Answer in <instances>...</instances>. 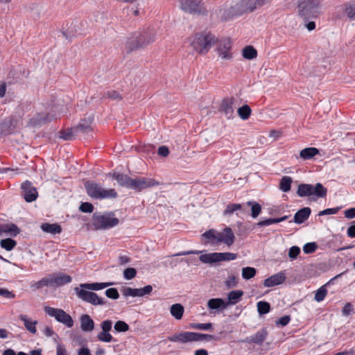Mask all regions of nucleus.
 <instances>
[{"label": "nucleus", "mask_w": 355, "mask_h": 355, "mask_svg": "<svg viewBox=\"0 0 355 355\" xmlns=\"http://www.w3.org/2000/svg\"><path fill=\"white\" fill-rule=\"evenodd\" d=\"M199 259L204 263H215L219 262L218 252L205 254L200 256Z\"/></svg>", "instance_id": "obj_30"}, {"label": "nucleus", "mask_w": 355, "mask_h": 355, "mask_svg": "<svg viewBox=\"0 0 355 355\" xmlns=\"http://www.w3.org/2000/svg\"><path fill=\"white\" fill-rule=\"evenodd\" d=\"M319 153L318 149L314 147H309L302 150L300 153V157L304 159H310Z\"/></svg>", "instance_id": "obj_32"}, {"label": "nucleus", "mask_w": 355, "mask_h": 355, "mask_svg": "<svg viewBox=\"0 0 355 355\" xmlns=\"http://www.w3.org/2000/svg\"><path fill=\"white\" fill-rule=\"evenodd\" d=\"M234 240L235 236L230 227H226L222 232H218V243H223L230 247L233 245Z\"/></svg>", "instance_id": "obj_16"}, {"label": "nucleus", "mask_w": 355, "mask_h": 355, "mask_svg": "<svg viewBox=\"0 0 355 355\" xmlns=\"http://www.w3.org/2000/svg\"><path fill=\"white\" fill-rule=\"evenodd\" d=\"M202 236L212 244L218 243V232L213 229L205 232Z\"/></svg>", "instance_id": "obj_40"}, {"label": "nucleus", "mask_w": 355, "mask_h": 355, "mask_svg": "<svg viewBox=\"0 0 355 355\" xmlns=\"http://www.w3.org/2000/svg\"><path fill=\"white\" fill-rule=\"evenodd\" d=\"M113 178L117 181L119 185L121 187H125L128 189L130 188L132 179L127 175H123L121 173H114Z\"/></svg>", "instance_id": "obj_29"}, {"label": "nucleus", "mask_w": 355, "mask_h": 355, "mask_svg": "<svg viewBox=\"0 0 355 355\" xmlns=\"http://www.w3.org/2000/svg\"><path fill=\"white\" fill-rule=\"evenodd\" d=\"M268 336L266 329H262L258 331L254 336L247 337L243 340L245 343H253L257 345H261L266 340Z\"/></svg>", "instance_id": "obj_20"}, {"label": "nucleus", "mask_w": 355, "mask_h": 355, "mask_svg": "<svg viewBox=\"0 0 355 355\" xmlns=\"http://www.w3.org/2000/svg\"><path fill=\"white\" fill-rule=\"evenodd\" d=\"M0 296L8 299H12L15 297V295L6 288H0Z\"/></svg>", "instance_id": "obj_62"}, {"label": "nucleus", "mask_w": 355, "mask_h": 355, "mask_svg": "<svg viewBox=\"0 0 355 355\" xmlns=\"http://www.w3.org/2000/svg\"><path fill=\"white\" fill-rule=\"evenodd\" d=\"M343 12L350 19L355 20V2L345 4Z\"/></svg>", "instance_id": "obj_39"}, {"label": "nucleus", "mask_w": 355, "mask_h": 355, "mask_svg": "<svg viewBox=\"0 0 355 355\" xmlns=\"http://www.w3.org/2000/svg\"><path fill=\"white\" fill-rule=\"evenodd\" d=\"M234 102L235 99L233 97L224 98L220 105V111L227 119H232L234 113Z\"/></svg>", "instance_id": "obj_15"}, {"label": "nucleus", "mask_w": 355, "mask_h": 355, "mask_svg": "<svg viewBox=\"0 0 355 355\" xmlns=\"http://www.w3.org/2000/svg\"><path fill=\"white\" fill-rule=\"evenodd\" d=\"M41 229L44 232H45L46 233H50L52 234H60L62 231L61 227L56 223H53V224L42 223L41 225Z\"/></svg>", "instance_id": "obj_33"}, {"label": "nucleus", "mask_w": 355, "mask_h": 355, "mask_svg": "<svg viewBox=\"0 0 355 355\" xmlns=\"http://www.w3.org/2000/svg\"><path fill=\"white\" fill-rule=\"evenodd\" d=\"M112 327V322L110 320H106L101 323V328L104 331L110 332Z\"/></svg>", "instance_id": "obj_60"}, {"label": "nucleus", "mask_w": 355, "mask_h": 355, "mask_svg": "<svg viewBox=\"0 0 355 355\" xmlns=\"http://www.w3.org/2000/svg\"><path fill=\"white\" fill-rule=\"evenodd\" d=\"M21 189L24 192V197L26 202H31L35 200L37 198V191L36 189L31 186V183L26 181L21 185Z\"/></svg>", "instance_id": "obj_17"}, {"label": "nucleus", "mask_w": 355, "mask_h": 355, "mask_svg": "<svg viewBox=\"0 0 355 355\" xmlns=\"http://www.w3.org/2000/svg\"><path fill=\"white\" fill-rule=\"evenodd\" d=\"M97 338L102 342L110 343L113 340L112 336L108 331H101L97 335Z\"/></svg>", "instance_id": "obj_48"}, {"label": "nucleus", "mask_w": 355, "mask_h": 355, "mask_svg": "<svg viewBox=\"0 0 355 355\" xmlns=\"http://www.w3.org/2000/svg\"><path fill=\"white\" fill-rule=\"evenodd\" d=\"M80 328L83 331L91 332L94 329V322L87 314L83 315L80 318Z\"/></svg>", "instance_id": "obj_23"}, {"label": "nucleus", "mask_w": 355, "mask_h": 355, "mask_svg": "<svg viewBox=\"0 0 355 355\" xmlns=\"http://www.w3.org/2000/svg\"><path fill=\"white\" fill-rule=\"evenodd\" d=\"M327 294V290L324 286H321L315 293L314 299L317 302H321Z\"/></svg>", "instance_id": "obj_49"}, {"label": "nucleus", "mask_w": 355, "mask_h": 355, "mask_svg": "<svg viewBox=\"0 0 355 355\" xmlns=\"http://www.w3.org/2000/svg\"><path fill=\"white\" fill-rule=\"evenodd\" d=\"M114 328L118 332H125L129 329V326L124 321L119 320L115 323Z\"/></svg>", "instance_id": "obj_50"}, {"label": "nucleus", "mask_w": 355, "mask_h": 355, "mask_svg": "<svg viewBox=\"0 0 355 355\" xmlns=\"http://www.w3.org/2000/svg\"><path fill=\"white\" fill-rule=\"evenodd\" d=\"M211 323H196L191 324V327L200 330H209L211 328Z\"/></svg>", "instance_id": "obj_58"}, {"label": "nucleus", "mask_w": 355, "mask_h": 355, "mask_svg": "<svg viewBox=\"0 0 355 355\" xmlns=\"http://www.w3.org/2000/svg\"><path fill=\"white\" fill-rule=\"evenodd\" d=\"M105 295L107 297L116 300L119 297V294L116 288H110L106 290Z\"/></svg>", "instance_id": "obj_54"}, {"label": "nucleus", "mask_w": 355, "mask_h": 355, "mask_svg": "<svg viewBox=\"0 0 355 355\" xmlns=\"http://www.w3.org/2000/svg\"><path fill=\"white\" fill-rule=\"evenodd\" d=\"M94 207L89 202H83L80 206V210L84 213H91L93 211Z\"/></svg>", "instance_id": "obj_57"}, {"label": "nucleus", "mask_w": 355, "mask_h": 355, "mask_svg": "<svg viewBox=\"0 0 355 355\" xmlns=\"http://www.w3.org/2000/svg\"><path fill=\"white\" fill-rule=\"evenodd\" d=\"M242 55L245 59L252 60L257 58V51L253 46H248L243 49Z\"/></svg>", "instance_id": "obj_38"}, {"label": "nucleus", "mask_w": 355, "mask_h": 355, "mask_svg": "<svg viewBox=\"0 0 355 355\" xmlns=\"http://www.w3.org/2000/svg\"><path fill=\"white\" fill-rule=\"evenodd\" d=\"M237 254L232 252H218L219 262L236 259Z\"/></svg>", "instance_id": "obj_47"}, {"label": "nucleus", "mask_w": 355, "mask_h": 355, "mask_svg": "<svg viewBox=\"0 0 355 355\" xmlns=\"http://www.w3.org/2000/svg\"><path fill=\"white\" fill-rule=\"evenodd\" d=\"M237 112L241 119L247 120L251 114V109L249 105H244L238 108Z\"/></svg>", "instance_id": "obj_42"}, {"label": "nucleus", "mask_w": 355, "mask_h": 355, "mask_svg": "<svg viewBox=\"0 0 355 355\" xmlns=\"http://www.w3.org/2000/svg\"><path fill=\"white\" fill-rule=\"evenodd\" d=\"M268 1L269 0H239L232 6L221 8L219 15L223 21H227L234 17L253 12Z\"/></svg>", "instance_id": "obj_1"}, {"label": "nucleus", "mask_w": 355, "mask_h": 355, "mask_svg": "<svg viewBox=\"0 0 355 355\" xmlns=\"http://www.w3.org/2000/svg\"><path fill=\"white\" fill-rule=\"evenodd\" d=\"M195 332L181 331L167 337V340L170 342L184 344L193 341Z\"/></svg>", "instance_id": "obj_14"}, {"label": "nucleus", "mask_w": 355, "mask_h": 355, "mask_svg": "<svg viewBox=\"0 0 355 355\" xmlns=\"http://www.w3.org/2000/svg\"><path fill=\"white\" fill-rule=\"evenodd\" d=\"M241 209V205L240 204H229L227 205V207L225 209L223 214L224 215H230L233 214L235 211L239 210Z\"/></svg>", "instance_id": "obj_51"}, {"label": "nucleus", "mask_w": 355, "mask_h": 355, "mask_svg": "<svg viewBox=\"0 0 355 355\" xmlns=\"http://www.w3.org/2000/svg\"><path fill=\"white\" fill-rule=\"evenodd\" d=\"M49 121H50V119H49L48 114L40 112L37 113L35 116L30 119L28 124L32 127H37Z\"/></svg>", "instance_id": "obj_24"}, {"label": "nucleus", "mask_w": 355, "mask_h": 355, "mask_svg": "<svg viewBox=\"0 0 355 355\" xmlns=\"http://www.w3.org/2000/svg\"><path fill=\"white\" fill-rule=\"evenodd\" d=\"M26 11L32 12L34 15L39 17L44 10L42 5L38 3H30L25 7Z\"/></svg>", "instance_id": "obj_34"}, {"label": "nucleus", "mask_w": 355, "mask_h": 355, "mask_svg": "<svg viewBox=\"0 0 355 355\" xmlns=\"http://www.w3.org/2000/svg\"><path fill=\"white\" fill-rule=\"evenodd\" d=\"M216 42V38L214 35L210 33H198L193 36L190 44L196 53L205 54Z\"/></svg>", "instance_id": "obj_3"}, {"label": "nucleus", "mask_w": 355, "mask_h": 355, "mask_svg": "<svg viewBox=\"0 0 355 355\" xmlns=\"http://www.w3.org/2000/svg\"><path fill=\"white\" fill-rule=\"evenodd\" d=\"M184 312V309L181 304H174L170 307V313L176 320L182 319Z\"/></svg>", "instance_id": "obj_31"}, {"label": "nucleus", "mask_w": 355, "mask_h": 355, "mask_svg": "<svg viewBox=\"0 0 355 355\" xmlns=\"http://www.w3.org/2000/svg\"><path fill=\"white\" fill-rule=\"evenodd\" d=\"M159 184V182L154 179L140 177L132 179L130 189H134L136 191H141L143 189L158 186Z\"/></svg>", "instance_id": "obj_11"}, {"label": "nucleus", "mask_w": 355, "mask_h": 355, "mask_svg": "<svg viewBox=\"0 0 355 355\" xmlns=\"http://www.w3.org/2000/svg\"><path fill=\"white\" fill-rule=\"evenodd\" d=\"M292 178L289 176H284L279 183V189L284 192H288L291 189Z\"/></svg>", "instance_id": "obj_41"}, {"label": "nucleus", "mask_w": 355, "mask_h": 355, "mask_svg": "<svg viewBox=\"0 0 355 355\" xmlns=\"http://www.w3.org/2000/svg\"><path fill=\"white\" fill-rule=\"evenodd\" d=\"M60 138L64 140H71L73 139L74 135H78L77 132H75L73 128L71 130H68L67 132H60Z\"/></svg>", "instance_id": "obj_55"}, {"label": "nucleus", "mask_w": 355, "mask_h": 355, "mask_svg": "<svg viewBox=\"0 0 355 355\" xmlns=\"http://www.w3.org/2000/svg\"><path fill=\"white\" fill-rule=\"evenodd\" d=\"M44 311L49 315L55 318L57 321L64 324L67 327H71L73 325L72 318L64 311L50 306H45Z\"/></svg>", "instance_id": "obj_10"}, {"label": "nucleus", "mask_w": 355, "mask_h": 355, "mask_svg": "<svg viewBox=\"0 0 355 355\" xmlns=\"http://www.w3.org/2000/svg\"><path fill=\"white\" fill-rule=\"evenodd\" d=\"M19 232L18 227L12 223H6L0 225V236L5 234L15 236Z\"/></svg>", "instance_id": "obj_22"}, {"label": "nucleus", "mask_w": 355, "mask_h": 355, "mask_svg": "<svg viewBox=\"0 0 355 355\" xmlns=\"http://www.w3.org/2000/svg\"><path fill=\"white\" fill-rule=\"evenodd\" d=\"M243 292L240 290L232 291L227 295L228 302H226L227 306L230 304H236L243 296Z\"/></svg>", "instance_id": "obj_36"}, {"label": "nucleus", "mask_w": 355, "mask_h": 355, "mask_svg": "<svg viewBox=\"0 0 355 355\" xmlns=\"http://www.w3.org/2000/svg\"><path fill=\"white\" fill-rule=\"evenodd\" d=\"M215 338V336L209 334H204L200 333H196L193 338V341L205 340L207 341L211 340Z\"/></svg>", "instance_id": "obj_53"}, {"label": "nucleus", "mask_w": 355, "mask_h": 355, "mask_svg": "<svg viewBox=\"0 0 355 355\" xmlns=\"http://www.w3.org/2000/svg\"><path fill=\"white\" fill-rule=\"evenodd\" d=\"M0 245L5 250L10 251L16 246L17 243L12 239H5L0 241Z\"/></svg>", "instance_id": "obj_45"}, {"label": "nucleus", "mask_w": 355, "mask_h": 355, "mask_svg": "<svg viewBox=\"0 0 355 355\" xmlns=\"http://www.w3.org/2000/svg\"><path fill=\"white\" fill-rule=\"evenodd\" d=\"M311 209L309 207H304L297 211L294 216V222L297 224L302 223L309 216Z\"/></svg>", "instance_id": "obj_28"}, {"label": "nucleus", "mask_w": 355, "mask_h": 355, "mask_svg": "<svg viewBox=\"0 0 355 355\" xmlns=\"http://www.w3.org/2000/svg\"><path fill=\"white\" fill-rule=\"evenodd\" d=\"M257 273V270L252 267H244L242 268V277L248 280L253 278Z\"/></svg>", "instance_id": "obj_43"}, {"label": "nucleus", "mask_w": 355, "mask_h": 355, "mask_svg": "<svg viewBox=\"0 0 355 355\" xmlns=\"http://www.w3.org/2000/svg\"><path fill=\"white\" fill-rule=\"evenodd\" d=\"M70 275L63 272H53L42 278L37 282H33L31 288L33 291H37L44 286L60 287L71 282Z\"/></svg>", "instance_id": "obj_2"}, {"label": "nucleus", "mask_w": 355, "mask_h": 355, "mask_svg": "<svg viewBox=\"0 0 355 355\" xmlns=\"http://www.w3.org/2000/svg\"><path fill=\"white\" fill-rule=\"evenodd\" d=\"M49 121H50V119H49L48 114L40 112L37 113L35 116L30 119L28 124L32 127H37Z\"/></svg>", "instance_id": "obj_25"}, {"label": "nucleus", "mask_w": 355, "mask_h": 355, "mask_svg": "<svg viewBox=\"0 0 355 355\" xmlns=\"http://www.w3.org/2000/svg\"><path fill=\"white\" fill-rule=\"evenodd\" d=\"M92 218V225L96 230L111 228L117 225L119 223V219L114 217L113 213H106L103 214L94 213Z\"/></svg>", "instance_id": "obj_7"}, {"label": "nucleus", "mask_w": 355, "mask_h": 355, "mask_svg": "<svg viewBox=\"0 0 355 355\" xmlns=\"http://www.w3.org/2000/svg\"><path fill=\"white\" fill-rule=\"evenodd\" d=\"M180 8L185 12L197 15H206L207 9L202 0H180Z\"/></svg>", "instance_id": "obj_8"}, {"label": "nucleus", "mask_w": 355, "mask_h": 355, "mask_svg": "<svg viewBox=\"0 0 355 355\" xmlns=\"http://www.w3.org/2000/svg\"><path fill=\"white\" fill-rule=\"evenodd\" d=\"M270 305L266 302H259L257 303V310L260 315L268 313L270 311Z\"/></svg>", "instance_id": "obj_46"}, {"label": "nucleus", "mask_w": 355, "mask_h": 355, "mask_svg": "<svg viewBox=\"0 0 355 355\" xmlns=\"http://www.w3.org/2000/svg\"><path fill=\"white\" fill-rule=\"evenodd\" d=\"M300 252V249L299 247L293 246L289 250L288 257L292 259H295L297 258V257L298 256Z\"/></svg>", "instance_id": "obj_59"}, {"label": "nucleus", "mask_w": 355, "mask_h": 355, "mask_svg": "<svg viewBox=\"0 0 355 355\" xmlns=\"http://www.w3.org/2000/svg\"><path fill=\"white\" fill-rule=\"evenodd\" d=\"M311 189L312 184H302L299 185L297 193L300 197L311 196Z\"/></svg>", "instance_id": "obj_37"}, {"label": "nucleus", "mask_w": 355, "mask_h": 355, "mask_svg": "<svg viewBox=\"0 0 355 355\" xmlns=\"http://www.w3.org/2000/svg\"><path fill=\"white\" fill-rule=\"evenodd\" d=\"M85 187L88 196L94 199L115 198L117 196L114 189H106L101 184L93 181H87Z\"/></svg>", "instance_id": "obj_6"}, {"label": "nucleus", "mask_w": 355, "mask_h": 355, "mask_svg": "<svg viewBox=\"0 0 355 355\" xmlns=\"http://www.w3.org/2000/svg\"><path fill=\"white\" fill-rule=\"evenodd\" d=\"M344 215L345 217L348 219H352L355 218V207L346 209L344 211Z\"/></svg>", "instance_id": "obj_64"}, {"label": "nucleus", "mask_w": 355, "mask_h": 355, "mask_svg": "<svg viewBox=\"0 0 355 355\" xmlns=\"http://www.w3.org/2000/svg\"><path fill=\"white\" fill-rule=\"evenodd\" d=\"M247 205L251 207L252 217L254 218H257L261 211V205L259 203L252 201H248Z\"/></svg>", "instance_id": "obj_44"}, {"label": "nucleus", "mask_w": 355, "mask_h": 355, "mask_svg": "<svg viewBox=\"0 0 355 355\" xmlns=\"http://www.w3.org/2000/svg\"><path fill=\"white\" fill-rule=\"evenodd\" d=\"M104 96L114 100L121 98L120 94L116 91H108L104 94Z\"/></svg>", "instance_id": "obj_63"}, {"label": "nucleus", "mask_w": 355, "mask_h": 355, "mask_svg": "<svg viewBox=\"0 0 355 355\" xmlns=\"http://www.w3.org/2000/svg\"><path fill=\"white\" fill-rule=\"evenodd\" d=\"M207 306L211 310H223L227 307V304L221 298H212L208 300Z\"/></svg>", "instance_id": "obj_26"}, {"label": "nucleus", "mask_w": 355, "mask_h": 355, "mask_svg": "<svg viewBox=\"0 0 355 355\" xmlns=\"http://www.w3.org/2000/svg\"><path fill=\"white\" fill-rule=\"evenodd\" d=\"M217 52L218 57L223 60H230L232 58V42L230 39H225L220 42Z\"/></svg>", "instance_id": "obj_12"}, {"label": "nucleus", "mask_w": 355, "mask_h": 355, "mask_svg": "<svg viewBox=\"0 0 355 355\" xmlns=\"http://www.w3.org/2000/svg\"><path fill=\"white\" fill-rule=\"evenodd\" d=\"M317 245L315 243H306L303 247V250L306 254H310L315 251Z\"/></svg>", "instance_id": "obj_56"}, {"label": "nucleus", "mask_w": 355, "mask_h": 355, "mask_svg": "<svg viewBox=\"0 0 355 355\" xmlns=\"http://www.w3.org/2000/svg\"><path fill=\"white\" fill-rule=\"evenodd\" d=\"M92 119L90 117L82 120L80 123L73 128L75 132L88 135L92 130Z\"/></svg>", "instance_id": "obj_21"}, {"label": "nucleus", "mask_w": 355, "mask_h": 355, "mask_svg": "<svg viewBox=\"0 0 355 355\" xmlns=\"http://www.w3.org/2000/svg\"><path fill=\"white\" fill-rule=\"evenodd\" d=\"M290 320H291V318L289 315H284V316L280 318L279 319H278L277 320H276L275 324L277 326L280 325V326L284 327L288 324Z\"/></svg>", "instance_id": "obj_61"}, {"label": "nucleus", "mask_w": 355, "mask_h": 355, "mask_svg": "<svg viewBox=\"0 0 355 355\" xmlns=\"http://www.w3.org/2000/svg\"><path fill=\"white\" fill-rule=\"evenodd\" d=\"M137 275V270L134 268H128L123 271V277L127 280L132 279Z\"/></svg>", "instance_id": "obj_52"}, {"label": "nucleus", "mask_w": 355, "mask_h": 355, "mask_svg": "<svg viewBox=\"0 0 355 355\" xmlns=\"http://www.w3.org/2000/svg\"><path fill=\"white\" fill-rule=\"evenodd\" d=\"M327 189L320 183H317L315 186L312 185L311 196L317 198H324L327 196Z\"/></svg>", "instance_id": "obj_35"}, {"label": "nucleus", "mask_w": 355, "mask_h": 355, "mask_svg": "<svg viewBox=\"0 0 355 355\" xmlns=\"http://www.w3.org/2000/svg\"><path fill=\"white\" fill-rule=\"evenodd\" d=\"M87 289L76 287L74 291L78 298L93 305H104L106 303L105 300L99 297L96 293L87 291Z\"/></svg>", "instance_id": "obj_9"}, {"label": "nucleus", "mask_w": 355, "mask_h": 355, "mask_svg": "<svg viewBox=\"0 0 355 355\" xmlns=\"http://www.w3.org/2000/svg\"><path fill=\"white\" fill-rule=\"evenodd\" d=\"M285 279L286 276L284 272H279L266 279L263 282V286L265 287L277 286L282 284L285 281Z\"/></svg>", "instance_id": "obj_18"}, {"label": "nucleus", "mask_w": 355, "mask_h": 355, "mask_svg": "<svg viewBox=\"0 0 355 355\" xmlns=\"http://www.w3.org/2000/svg\"><path fill=\"white\" fill-rule=\"evenodd\" d=\"M19 318L21 321L23 322L24 325L28 331H29L32 334H36V325L38 323L37 320H33L31 318L28 317V315L24 314L19 315Z\"/></svg>", "instance_id": "obj_19"}, {"label": "nucleus", "mask_w": 355, "mask_h": 355, "mask_svg": "<svg viewBox=\"0 0 355 355\" xmlns=\"http://www.w3.org/2000/svg\"><path fill=\"white\" fill-rule=\"evenodd\" d=\"M157 37V33L154 29H148L141 33L134 34L129 38L127 42V48L129 51H133L139 48L144 47L153 42Z\"/></svg>", "instance_id": "obj_4"}, {"label": "nucleus", "mask_w": 355, "mask_h": 355, "mask_svg": "<svg viewBox=\"0 0 355 355\" xmlns=\"http://www.w3.org/2000/svg\"><path fill=\"white\" fill-rule=\"evenodd\" d=\"M121 291L125 297H143L151 293L153 291V286L151 285H147L141 288L125 287Z\"/></svg>", "instance_id": "obj_13"}, {"label": "nucleus", "mask_w": 355, "mask_h": 355, "mask_svg": "<svg viewBox=\"0 0 355 355\" xmlns=\"http://www.w3.org/2000/svg\"><path fill=\"white\" fill-rule=\"evenodd\" d=\"M320 7V0H297L298 14L304 21L318 17Z\"/></svg>", "instance_id": "obj_5"}, {"label": "nucleus", "mask_w": 355, "mask_h": 355, "mask_svg": "<svg viewBox=\"0 0 355 355\" xmlns=\"http://www.w3.org/2000/svg\"><path fill=\"white\" fill-rule=\"evenodd\" d=\"M113 282L105 283H85L80 284V287L83 288H87L90 291H98L113 285Z\"/></svg>", "instance_id": "obj_27"}]
</instances>
